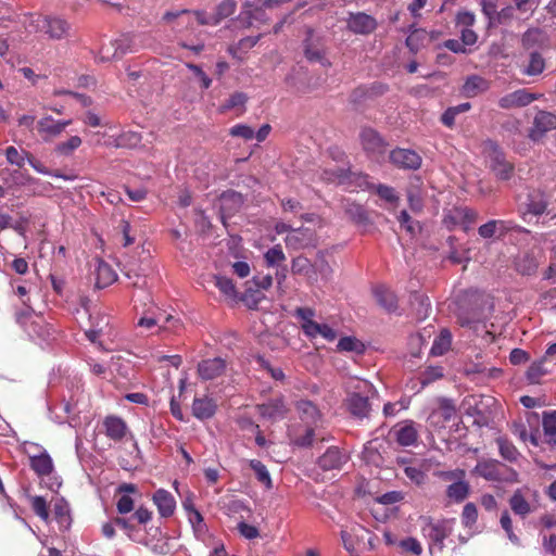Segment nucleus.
Instances as JSON below:
<instances>
[{"label":"nucleus","mask_w":556,"mask_h":556,"mask_svg":"<svg viewBox=\"0 0 556 556\" xmlns=\"http://www.w3.org/2000/svg\"><path fill=\"white\" fill-rule=\"evenodd\" d=\"M473 472L489 481H516L517 472L496 459L479 460Z\"/></svg>","instance_id":"3"},{"label":"nucleus","mask_w":556,"mask_h":556,"mask_svg":"<svg viewBox=\"0 0 556 556\" xmlns=\"http://www.w3.org/2000/svg\"><path fill=\"white\" fill-rule=\"evenodd\" d=\"M25 307L16 311L15 318L16 323L25 330L29 331L28 326H31L34 324V311L30 305H26L24 303Z\"/></svg>","instance_id":"58"},{"label":"nucleus","mask_w":556,"mask_h":556,"mask_svg":"<svg viewBox=\"0 0 556 556\" xmlns=\"http://www.w3.org/2000/svg\"><path fill=\"white\" fill-rule=\"evenodd\" d=\"M291 271L294 275L309 276L313 273V265L305 256H296L292 260Z\"/></svg>","instance_id":"53"},{"label":"nucleus","mask_w":556,"mask_h":556,"mask_svg":"<svg viewBox=\"0 0 556 556\" xmlns=\"http://www.w3.org/2000/svg\"><path fill=\"white\" fill-rule=\"evenodd\" d=\"M433 476L444 482L454 483V481L466 478V471L460 468H456L453 470H438L433 473Z\"/></svg>","instance_id":"62"},{"label":"nucleus","mask_w":556,"mask_h":556,"mask_svg":"<svg viewBox=\"0 0 556 556\" xmlns=\"http://www.w3.org/2000/svg\"><path fill=\"white\" fill-rule=\"evenodd\" d=\"M250 468L254 471L256 479L267 490L273 489V481L267 467L258 459H251L249 462Z\"/></svg>","instance_id":"45"},{"label":"nucleus","mask_w":556,"mask_h":556,"mask_svg":"<svg viewBox=\"0 0 556 556\" xmlns=\"http://www.w3.org/2000/svg\"><path fill=\"white\" fill-rule=\"evenodd\" d=\"M96 275V286L100 289L106 288L117 280L115 270L102 260H98Z\"/></svg>","instance_id":"32"},{"label":"nucleus","mask_w":556,"mask_h":556,"mask_svg":"<svg viewBox=\"0 0 556 556\" xmlns=\"http://www.w3.org/2000/svg\"><path fill=\"white\" fill-rule=\"evenodd\" d=\"M173 319V315L167 314L159 307H155L152 311H148L141 316L138 320V326L152 329L157 326L161 330L162 327H167V324Z\"/></svg>","instance_id":"27"},{"label":"nucleus","mask_w":556,"mask_h":556,"mask_svg":"<svg viewBox=\"0 0 556 556\" xmlns=\"http://www.w3.org/2000/svg\"><path fill=\"white\" fill-rule=\"evenodd\" d=\"M83 143L79 136H71L67 140L59 142L54 147V152L61 156H71Z\"/></svg>","instance_id":"48"},{"label":"nucleus","mask_w":556,"mask_h":556,"mask_svg":"<svg viewBox=\"0 0 556 556\" xmlns=\"http://www.w3.org/2000/svg\"><path fill=\"white\" fill-rule=\"evenodd\" d=\"M546 67V61L541 51L529 52L528 62L523 65L521 73L526 76H539Z\"/></svg>","instance_id":"35"},{"label":"nucleus","mask_w":556,"mask_h":556,"mask_svg":"<svg viewBox=\"0 0 556 556\" xmlns=\"http://www.w3.org/2000/svg\"><path fill=\"white\" fill-rule=\"evenodd\" d=\"M248 102V96L244 92L237 91L232 93L223 104L219 105L218 112L224 114L233 109H240L239 115L245 111V103Z\"/></svg>","instance_id":"41"},{"label":"nucleus","mask_w":556,"mask_h":556,"mask_svg":"<svg viewBox=\"0 0 556 556\" xmlns=\"http://www.w3.org/2000/svg\"><path fill=\"white\" fill-rule=\"evenodd\" d=\"M53 517L55 521L63 528H67L71 523V514L68 503L64 498H55L53 502Z\"/></svg>","instance_id":"42"},{"label":"nucleus","mask_w":556,"mask_h":556,"mask_svg":"<svg viewBox=\"0 0 556 556\" xmlns=\"http://www.w3.org/2000/svg\"><path fill=\"white\" fill-rule=\"evenodd\" d=\"M227 363L224 358L214 357L201 361L198 364V375L202 380H214L225 375Z\"/></svg>","instance_id":"21"},{"label":"nucleus","mask_w":556,"mask_h":556,"mask_svg":"<svg viewBox=\"0 0 556 556\" xmlns=\"http://www.w3.org/2000/svg\"><path fill=\"white\" fill-rule=\"evenodd\" d=\"M236 11V2L232 0H225L219 3L215 12L213 13L216 20V25L219 24L223 20L232 15Z\"/></svg>","instance_id":"57"},{"label":"nucleus","mask_w":556,"mask_h":556,"mask_svg":"<svg viewBox=\"0 0 556 556\" xmlns=\"http://www.w3.org/2000/svg\"><path fill=\"white\" fill-rule=\"evenodd\" d=\"M457 323L462 327L471 329L477 336H481L486 342L494 341V334L486 329V323L483 320L479 311L459 309L457 313Z\"/></svg>","instance_id":"9"},{"label":"nucleus","mask_w":556,"mask_h":556,"mask_svg":"<svg viewBox=\"0 0 556 556\" xmlns=\"http://www.w3.org/2000/svg\"><path fill=\"white\" fill-rule=\"evenodd\" d=\"M137 39L139 36H123L114 42H110V45H104L100 48L99 51V61L100 62H110L112 60L121 59L127 52L138 51L142 45L137 43Z\"/></svg>","instance_id":"5"},{"label":"nucleus","mask_w":556,"mask_h":556,"mask_svg":"<svg viewBox=\"0 0 556 556\" xmlns=\"http://www.w3.org/2000/svg\"><path fill=\"white\" fill-rule=\"evenodd\" d=\"M374 295L377 303L388 312H393L397 308V299L395 294L388 288L383 286H377L374 289Z\"/></svg>","instance_id":"39"},{"label":"nucleus","mask_w":556,"mask_h":556,"mask_svg":"<svg viewBox=\"0 0 556 556\" xmlns=\"http://www.w3.org/2000/svg\"><path fill=\"white\" fill-rule=\"evenodd\" d=\"M509 506L511 510L525 518L531 511L530 503L522 495L520 490H517L509 498Z\"/></svg>","instance_id":"46"},{"label":"nucleus","mask_w":556,"mask_h":556,"mask_svg":"<svg viewBox=\"0 0 556 556\" xmlns=\"http://www.w3.org/2000/svg\"><path fill=\"white\" fill-rule=\"evenodd\" d=\"M71 30V24L63 17L56 15H43L37 21V33L40 38L62 40Z\"/></svg>","instance_id":"6"},{"label":"nucleus","mask_w":556,"mask_h":556,"mask_svg":"<svg viewBox=\"0 0 556 556\" xmlns=\"http://www.w3.org/2000/svg\"><path fill=\"white\" fill-rule=\"evenodd\" d=\"M418 185L410 186L407 191V201L412 212L420 213L424 208V199L420 190L421 180L420 178H416Z\"/></svg>","instance_id":"44"},{"label":"nucleus","mask_w":556,"mask_h":556,"mask_svg":"<svg viewBox=\"0 0 556 556\" xmlns=\"http://www.w3.org/2000/svg\"><path fill=\"white\" fill-rule=\"evenodd\" d=\"M265 262L267 266H278L282 262L286 261V255L282 251V248L280 244H276L273 248L268 249L266 253L264 254Z\"/></svg>","instance_id":"56"},{"label":"nucleus","mask_w":556,"mask_h":556,"mask_svg":"<svg viewBox=\"0 0 556 556\" xmlns=\"http://www.w3.org/2000/svg\"><path fill=\"white\" fill-rule=\"evenodd\" d=\"M266 9L262 0L248 1L243 5V14H245L250 24H252L253 21L266 23L268 21L265 13Z\"/></svg>","instance_id":"36"},{"label":"nucleus","mask_w":556,"mask_h":556,"mask_svg":"<svg viewBox=\"0 0 556 556\" xmlns=\"http://www.w3.org/2000/svg\"><path fill=\"white\" fill-rule=\"evenodd\" d=\"M216 410V404L210 397H195L192 403L193 416L198 419L204 420L213 417Z\"/></svg>","instance_id":"34"},{"label":"nucleus","mask_w":556,"mask_h":556,"mask_svg":"<svg viewBox=\"0 0 556 556\" xmlns=\"http://www.w3.org/2000/svg\"><path fill=\"white\" fill-rule=\"evenodd\" d=\"M345 213L353 223L358 225H366L369 220L365 208L359 204H349L345 207Z\"/></svg>","instance_id":"52"},{"label":"nucleus","mask_w":556,"mask_h":556,"mask_svg":"<svg viewBox=\"0 0 556 556\" xmlns=\"http://www.w3.org/2000/svg\"><path fill=\"white\" fill-rule=\"evenodd\" d=\"M491 169L500 180L507 181L515 174V166L506 160L504 152L496 146L492 144Z\"/></svg>","instance_id":"14"},{"label":"nucleus","mask_w":556,"mask_h":556,"mask_svg":"<svg viewBox=\"0 0 556 556\" xmlns=\"http://www.w3.org/2000/svg\"><path fill=\"white\" fill-rule=\"evenodd\" d=\"M256 409L263 418L270 421L283 419L288 413L283 396L273 397L262 404H257Z\"/></svg>","instance_id":"18"},{"label":"nucleus","mask_w":556,"mask_h":556,"mask_svg":"<svg viewBox=\"0 0 556 556\" xmlns=\"http://www.w3.org/2000/svg\"><path fill=\"white\" fill-rule=\"evenodd\" d=\"M220 213L222 218L231 217L235 213H237L243 205L244 199L243 195L237 191L228 190L222 193L220 195Z\"/></svg>","instance_id":"26"},{"label":"nucleus","mask_w":556,"mask_h":556,"mask_svg":"<svg viewBox=\"0 0 556 556\" xmlns=\"http://www.w3.org/2000/svg\"><path fill=\"white\" fill-rule=\"evenodd\" d=\"M285 243L288 249L292 250L313 248L317 244V236L314 229L300 227L287 235Z\"/></svg>","instance_id":"11"},{"label":"nucleus","mask_w":556,"mask_h":556,"mask_svg":"<svg viewBox=\"0 0 556 556\" xmlns=\"http://www.w3.org/2000/svg\"><path fill=\"white\" fill-rule=\"evenodd\" d=\"M544 362L545 358H541L529 366L526 372L529 382L538 383L540 379L547 374V370L544 368Z\"/></svg>","instance_id":"55"},{"label":"nucleus","mask_w":556,"mask_h":556,"mask_svg":"<svg viewBox=\"0 0 556 556\" xmlns=\"http://www.w3.org/2000/svg\"><path fill=\"white\" fill-rule=\"evenodd\" d=\"M163 20L173 25V28L176 30H181L182 26L189 27L192 26L195 21L199 25H216V20L214 14H207L204 11H190V10H179V11H168L163 15Z\"/></svg>","instance_id":"2"},{"label":"nucleus","mask_w":556,"mask_h":556,"mask_svg":"<svg viewBox=\"0 0 556 556\" xmlns=\"http://www.w3.org/2000/svg\"><path fill=\"white\" fill-rule=\"evenodd\" d=\"M546 442L556 446V410L545 412L542 420Z\"/></svg>","instance_id":"43"},{"label":"nucleus","mask_w":556,"mask_h":556,"mask_svg":"<svg viewBox=\"0 0 556 556\" xmlns=\"http://www.w3.org/2000/svg\"><path fill=\"white\" fill-rule=\"evenodd\" d=\"M556 129V114L547 111H539L529 130V138L532 141L541 140L546 132Z\"/></svg>","instance_id":"13"},{"label":"nucleus","mask_w":556,"mask_h":556,"mask_svg":"<svg viewBox=\"0 0 556 556\" xmlns=\"http://www.w3.org/2000/svg\"><path fill=\"white\" fill-rule=\"evenodd\" d=\"M337 349L340 352H354L356 354H363L365 352V345L355 337H343L339 340Z\"/></svg>","instance_id":"50"},{"label":"nucleus","mask_w":556,"mask_h":556,"mask_svg":"<svg viewBox=\"0 0 556 556\" xmlns=\"http://www.w3.org/2000/svg\"><path fill=\"white\" fill-rule=\"evenodd\" d=\"M71 124L72 119L55 121L50 116H46L37 123V132L43 141H51L58 138Z\"/></svg>","instance_id":"17"},{"label":"nucleus","mask_w":556,"mask_h":556,"mask_svg":"<svg viewBox=\"0 0 556 556\" xmlns=\"http://www.w3.org/2000/svg\"><path fill=\"white\" fill-rule=\"evenodd\" d=\"M390 162L397 168L416 170L420 168L422 159L414 150L396 148L390 152Z\"/></svg>","instance_id":"12"},{"label":"nucleus","mask_w":556,"mask_h":556,"mask_svg":"<svg viewBox=\"0 0 556 556\" xmlns=\"http://www.w3.org/2000/svg\"><path fill=\"white\" fill-rule=\"evenodd\" d=\"M516 270L523 276H531L535 274L539 263L532 253H523L515 261Z\"/></svg>","instance_id":"40"},{"label":"nucleus","mask_w":556,"mask_h":556,"mask_svg":"<svg viewBox=\"0 0 556 556\" xmlns=\"http://www.w3.org/2000/svg\"><path fill=\"white\" fill-rule=\"evenodd\" d=\"M405 476L415 484L422 485L426 483L427 475L421 467L406 466L404 468Z\"/></svg>","instance_id":"61"},{"label":"nucleus","mask_w":556,"mask_h":556,"mask_svg":"<svg viewBox=\"0 0 556 556\" xmlns=\"http://www.w3.org/2000/svg\"><path fill=\"white\" fill-rule=\"evenodd\" d=\"M346 405L349 412L361 419L367 417L370 412L368 396H363L359 393H352L346 400Z\"/></svg>","instance_id":"30"},{"label":"nucleus","mask_w":556,"mask_h":556,"mask_svg":"<svg viewBox=\"0 0 556 556\" xmlns=\"http://www.w3.org/2000/svg\"><path fill=\"white\" fill-rule=\"evenodd\" d=\"M456 415V407L453 401L448 399H440L439 407L433 409L429 415L428 421L430 426L441 429L445 428L446 424L450 422Z\"/></svg>","instance_id":"15"},{"label":"nucleus","mask_w":556,"mask_h":556,"mask_svg":"<svg viewBox=\"0 0 556 556\" xmlns=\"http://www.w3.org/2000/svg\"><path fill=\"white\" fill-rule=\"evenodd\" d=\"M359 140L366 154L380 162L384 159L389 142L374 128L364 127L359 132Z\"/></svg>","instance_id":"7"},{"label":"nucleus","mask_w":556,"mask_h":556,"mask_svg":"<svg viewBox=\"0 0 556 556\" xmlns=\"http://www.w3.org/2000/svg\"><path fill=\"white\" fill-rule=\"evenodd\" d=\"M432 36L425 29L418 28L410 31L406 38V46L410 52L417 53L432 41Z\"/></svg>","instance_id":"37"},{"label":"nucleus","mask_w":556,"mask_h":556,"mask_svg":"<svg viewBox=\"0 0 556 556\" xmlns=\"http://www.w3.org/2000/svg\"><path fill=\"white\" fill-rule=\"evenodd\" d=\"M397 220L401 227L404 228L410 236H415L420 230L419 223L415 222L405 210L400 212Z\"/></svg>","instance_id":"60"},{"label":"nucleus","mask_w":556,"mask_h":556,"mask_svg":"<svg viewBox=\"0 0 556 556\" xmlns=\"http://www.w3.org/2000/svg\"><path fill=\"white\" fill-rule=\"evenodd\" d=\"M490 85L486 79L478 75H471L467 77L466 81L462 87V93L466 98H473L478 94L486 91Z\"/></svg>","instance_id":"31"},{"label":"nucleus","mask_w":556,"mask_h":556,"mask_svg":"<svg viewBox=\"0 0 556 556\" xmlns=\"http://www.w3.org/2000/svg\"><path fill=\"white\" fill-rule=\"evenodd\" d=\"M303 53L311 63H320L324 67L331 66V62L326 58L327 49L325 39L315 35L312 27L306 28V37L303 40Z\"/></svg>","instance_id":"4"},{"label":"nucleus","mask_w":556,"mask_h":556,"mask_svg":"<svg viewBox=\"0 0 556 556\" xmlns=\"http://www.w3.org/2000/svg\"><path fill=\"white\" fill-rule=\"evenodd\" d=\"M443 377V369L441 367H428L425 371L421 372L419 380L421 387H426L438 379Z\"/></svg>","instance_id":"63"},{"label":"nucleus","mask_w":556,"mask_h":556,"mask_svg":"<svg viewBox=\"0 0 556 556\" xmlns=\"http://www.w3.org/2000/svg\"><path fill=\"white\" fill-rule=\"evenodd\" d=\"M391 434L401 446H413L419 438L418 429L413 420L397 422L392 428Z\"/></svg>","instance_id":"16"},{"label":"nucleus","mask_w":556,"mask_h":556,"mask_svg":"<svg viewBox=\"0 0 556 556\" xmlns=\"http://www.w3.org/2000/svg\"><path fill=\"white\" fill-rule=\"evenodd\" d=\"M451 343H452L451 332L447 329H443L440 332L439 338L434 340L432 348H431V353L433 355H443L451 348Z\"/></svg>","instance_id":"51"},{"label":"nucleus","mask_w":556,"mask_h":556,"mask_svg":"<svg viewBox=\"0 0 556 556\" xmlns=\"http://www.w3.org/2000/svg\"><path fill=\"white\" fill-rule=\"evenodd\" d=\"M348 460L349 456L338 446H330L321 456L318 457L317 465L324 471L339 470L348 463Z\"/></svg>","instance_id":"20"},{"label":"nucleus","mask_w":556,"mask_h":556,"mask_svg":"<svg viewBox=\"0 0 556 556\" xmlns=\"http://www.w3.org/2000/svg\"><path fill=\"white\" fill-rule=\"evenodd\" d=\"M536 99V94L531 93L526 89H519L502 97L498 100V105L500 108L505 110L513 108H522L529 105Z\"/></svg>","instance_id":"24"},{"label":"nucleus","mask_w":556,"mask_h":556,"mask_svg":"<svg viewBox=\"0 0 556 556\" xmlns=\"http://www.w3.org/2000/svg\"><path fill=\"white\" fill-rule=\"evenodd\" d=\"M346 24L352 33L358 35L371 34L378 25L375 17L363 12L351 13Z\"/></svg>","instance_id":"22"},{"label":"nucleus","mask_w":556,"mask_h":556,"mask_svg":"<svg viewBox=\"0 0 556 556\" xmlns=\"http://www.w3.org/2000/svg\"><path fill=\"white\" fill-rule=\"evenodd\" d=\"M496 444L498 446V452H500V455L510 462V463H514V462H517L519 456H520V453L518 452V450L516 448V446L506 438H497L496 439Z\"/></svg>","instance_id":"47"},{"label":"nucleus","mask_w":556,"mask_h":556,"mask_svg":"<svg viewBox=\"0 0 556 556\" xmlns=\"http://www.w3.org/2000/svg\"><path fill=\"white\" fill-rule=\"evenodd\" d=\"M296 410L302 421L307 426H317L321 419V414L318 407L308 400H300L295 404Z\"/></svg>","instance_id":"29"},{"label":"nucleus","mask_w":556,"mask_h":556,"mask_svg":"<svg viewBox=\"0 0 556 556\" xmlns=\"http://www.w3.org/2000/svg\"><path fill=\"white\" fill-rule=\"evenodd\" d=\"M152 501L162 518H169L176 509V500L170 492L159 489L153 493Z\"/></svg>","instance_id":"25"},{"label":"nucleus","mask_w":556,"mask_h":556,"mask_svg":"<svg viewBox=\"0 0 556 556\" xmlns=\"http://www.w3.org/2000/svg\"><path fill=\"white\" fill-rule=\"evenodd\" d=\"M309 333L306 334L308 338L323 337L325 340L331 342L337 338V332L327 324H311L308 325Z\"/></svg>","instance_id":"49"},{"label":"nucleus","mask_w":556,"mask_h":556,"mask_svg":"<svg viewBox=\"0 0 556 556\" xmlns=\"http://www.w3.org/2000/svg\"><path fill=\"white\" fill-rule=\"evenodd\" d=\"M470 493V484L466 478L459 479L451 483L445 491L446 497L454 503L464 502Z\"/></svg>","instance_id":"33"},{"label":"nucleus","mask_w":556,"mask_h":556,"mask_svg":"<svg viewBox=\"0 0 556 556\" xmlns=\"http://www.w3.org/2000/svg\"><path fill=\"white\" fill-rule=\"evenodd\" d=\"M478 519V510L473 503H467L462 513V521L465 527H472Z\"/></svg>","instance_id":"64"},{"label":"nucleus","mask_w":556,"mask_h":556,"mask_svg":"<svg viewBox=\"0 0 556 556\" xmlns=\"http://www.w3.org/2000/svg\"><path fill=\"white\" fill-rule=\"evenodd\" d=\"M521 47L526 51H540L549 48L547 35L540 28H529L521 36Z\"/></svg>","instance_id":"23"},{"label":"nucleus","mask_w":556,"mask_h":556,"mask_svg":"<svg viewBox=\"0 0 556 556\" xmlns=\"http://www.w3.org/2000/svg\"><path fill=\"white\" fill-rule=\"evenodd\" d=\"M188 521L191 525L193 532L197 536L203 535L207 531V527L204 522L203 516L199 510H192L191 514L187 515Z\"/></svg>","instance_id":"59"},{"label":"nucleus","mask_w":556,"mask_h":556,"mask_svg":"<svg viewBox=\"0 0 556 556\" xmlns=\"http://www.w3.org/2000/svg\"><path fill=\"white\" fill-rule=\"evenodd\" d=\"M104 432L113 441H122L128 431L126 422L116 416H108L103 420Z\"/></svg>","instance_id":"28"},{"label":"nucleus","mask_w":556,"mask_h":556,"mask_svg":"<svg viewBox=\"0 0 556 556\" xmlns=\"http://www.w3.org/2000/svg\"><path fill=\"white\" fill-rule=\"evenodd\" d=\"M518 212L523 220L530 222L533 217L545 215L556 225V204H552L541 189L529 188L527 193L519 198Z\"/></svg>","instance_id":"1"},{"label":"nucleus","mask_w":556,"mask_h":556,"mask_svg":"<svg viewBox=\"0 0 556 556\" xmlns=\"http://www.w3.org/2000/svg\"><path fill=\"white\" fill-rule=\"evenodd\" d=\"M387 91L388 86L379 81H375L370 85H361L352 90L350 102L353 104H362L367 100H372L384 94Z\"/></svg>","instance_id":"19"},{"label":"nucleus","mask_w":556,"mask_h":556,"mask_svg":"<svg viewBox=\"0 0 556 556\" xmlns=\"http://www.w3.org/2000/svg\"><path fill=\"white\" fill-rule=\"evenodd\" d=\"M53 471L54 465L50 455L46 451L37 454V476L41 477L40 484H43L53 492H58L62 481L58 476H52Z\"/></svg>","instance_id":"10"},{"label":"nucleus","mask_w":556,"mask_h":556,"mask_svg":"<svg viewBox=\"0 0 556 556\" xmlns=\"http://www.w3.org/2000/svg\"><path fill=\"white\" fill-rule=\"evenodd\" d=\"M422 533L430 541L432 545L442 549L444 547V540L452 533V527L448 520H435L431 517L422 518Z\"/></svg>","instance_id":"8"},{"label":"nucleus","mask_w":556,"mask_h":556,"mask_svg":"<svg viewBox=\"0 0 556 556\" xmlns=\"http://www.w3.org/2000/svg\"><path fill=\"white\" fill-rule=\"evenodd\" d=\"M140 141L141 136L138 132L126 131L117 137H109L104 144L114 148H132L139 144Z\"/></svg>","instance_id":"38"},{"label":"nucleus","mask_w":556,"mask_h":556,"mask_svg":"<svg viewBox=\"0 0 556 556\" xmlns=\"http://www.w3.org/2000/svg\"><path fill=\"white\" fill-rule=\"evenodd\" d=\"M294 315L301 320V328L305 336L309 333L308 325L316 324L313 319L315 316V311L311 307H298L294 312Z\"/></svg>","instance_id":"54"}]
</instances>
